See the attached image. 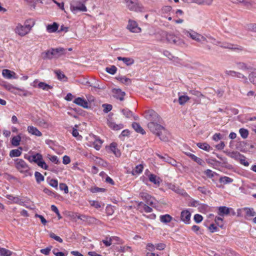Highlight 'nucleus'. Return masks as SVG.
Returning <instances> with one entry per match:
<instances>
[{
	"instance_id": "obj_1",
	"label": "nucleus",
	"mask_w": 256,
	"mask_h": 256,
	"mask_svg": "<svg viewBox=\"0 0 256 256\" xmlns=\"http://www.w3.org/2000/svg\"><path fill=\"white\" fill-rule=\"evenodd\" d=\"M158 122H150L148 124V127L150 130L156 134L160 140L166 142L168 139V132L162 126L158 124Z\"/></svg>"
},
{
	"instance_id": "obj_2",
	"label": "nucleus",
	"mask_w": 256,
	"mask_h": 256,
	"mask_svg": "<svg viewBox=\"0 0 256 256\" xmlns=\"http://www.w3.org/2000/svg\"><path fill=\"white\" fill-rule=\"evenodd\" d=\"M14 166L16 169L25 176H30V168L26 162L22 159L16 158L14 160Z\"/></svg>"
},
{
	"instance_id": "obj_3",
	"label": "nucleus",
	"mask_w": 256,
	"mask_h": 256,
	"mask_svg": "<svg viewBox=\"0 0 256 256\" xmlns=\"http://www.w3.org/2000/svg\"><path fill=\"white\" fill-rule=\"evenodd\" d=\"M183 33L186 36L200 44L208 42L206 37L192 30H185L183 31Z\"/></svg>"
},
{
	"instance_id": "obj_4",
	"label": "nucleus",
	"mask_w": 256,
	"mask_h": 256,
	"mask_svg": "<svg viewBox=\"0 0 256 256\" xmlns=\"http://www.w3.org/2000/svg\"><path fill=\"white\" fill-rule=\"evenodd\" d=\"M70 10L72 12L76 14L78 12H86L87 11V8L84 3L80 1L74 0L70 4Z\"/></svg>"
},
{
	"instance_id": "obj_5",
	"label": "nucleus",
	"mask_w": 256,
	"mask_h": 256,
	"mask_svg": "<svg viewBox=\"0 0 256 256\" xmlns=\"http://www.w3.org/2000/svg\"><path fill=\"white\" fill-rule=\"evenodd\" d=\"M90 140L91 141H88V146H94L96 150H99L102 147V140H101L98 137L95 136H90L87 140Z\"/></svg>"
},
{
	"instance_id": "obj_6",
	"label": "nucleus",
	"mask_w": 256,
	"mask_h": 256,
	"mask_svg": "<svg viewBox=\"0 0 256 256\" xmlns=\"http://www.w3.org/2000/svg\"><path fill=\"white\" fill-rule=\"evenodd\" d=\"M127 8L131 11L138 12L142 10V7L138 0H124Z\"/></svg>"
},
{
	"instance_id": "obj_7",
	"label": "nucleus",
	"mask_w": 256,
	"mask_h": 256,
	"mask_svg": "<svg viewBox=\"0 0 256 256\" xmlns=\"http://www.w3.org/2000/svg\"><path fill=\"white\" fill-rule=\"evenodd\" d=\"M144 116L150 122H160V119L158 114L152 110H146L144 112Z\"/></svg>"
},
{
	"instance_id": "obj_8",
	"label": "nucleus",
	"mask_w": 256,
	"mask_h": 256,
	"mask_svg": "<svg viewBox=\"0 0 256 256\" xmlns=\"http://www.w3.org/2000/svg\"><path fill=\"white\" fill-rule=\"evenodd\" d=\"M218 214L220 216H224L228 215L235 216L236 212L232 208L222 206L218 208Z\"/></svg>"
},
{
	"instance_id": "obj_9",
	"label": "nucleus",
	"mask_w": 256,
	"mask_h": 256,
	"mask_svg": "<svg viewBox=\"0 0 256 256\" xmlns=\"http://www.w3.org/2000/svg\"><path fill=\"white\" fill-rule=\"evenodd\" d=\"M126 28L134 33H140L142 32V28L138 26L137 22L132 20H128Z\"/></svg>"
},
{
	"instance_id": "obj_10",
	"label": "nucleus",
	"mask_w": 256,
	"mask_h": 256,
	"mask_svg": "<svg viewBox=\"0 0 256 256\" xmlns=\"http://www.w3.org/2000/svg\"><path fill=\"white\" fill-rule=\"evenodd\" d=\"M220 46L224 48L230 49L232 50L238 52L244 50V48L242 46L229 42H223L222 45H220Z\"/></svg>"
},
{
	"instance_id": "obj_11",
	"label": "nucleus",
	"mask_w": 256,
	"mask_h": 256,
	"mask_svg": "<svg viewBox=\"0 0 256 256\" xmlns=\"http://www.w3.org/2000/svg\"><path fill=\"white\" fill-rule=\"evenodd\" d=\"M32 86L34 88H39L42 89L46 91L53 88L52 86L49 85L44 82H38V80H35L32 84Z\"/></svg>"
},
{
	"instance_id": "obj_12",
	"label": "nucleus",
	"mask_w": 256,
	"mask_h": 256,
	"mask_svg": "<svg viewBox=\"0 0 256 256\" xmlns=\"http://www.w3.org/2000/svg\"><path fill=\"white\" fill-rule=\"evenodd\" d=\"M225 74H226V75L228 76H231L232 77H236L239 78L243 79L245 83H246L248 82L247 78L246 76H244L243 74L239 72L231 70H226L225 71Z\"/></svg>"
},
{
	"instance_id": "obj_13",
	"label": "nucleus",
	"mask_w": 256,
	"mask_h": 256,
	"mask_svg": "<svg viewBox=\"0 0 256 256\" xmlns=\"http://www.w3.org/2000/svg\"><path fill=\"white\" fill-rule=\"evenodd\" d=\"M15 32L18 35L23 36L28 34L30 32L24 26L18 24L15 28Z\"/></svg>"
},
{
	"instance_id": "obj_14",
	"label": "nucleus",
	"mask_w": 256,
	"mask_h": 256,
	"mask_svg": "<svg viewBox=\"0 0 256 256\" xmlns=\"http://www.w3.org/2000/svg\"><path fill=\"white\" fill-rule=\"evenodd\" d=\"M191 214L189 210H182L180 214L181 220L186 224H189L190 221Z\"/></svg>"
},
{
	"instance_id": "obj_15",
	"label": "nucleus",
	"mask_w": 256,
	"mask_h": 256,
	"mask_svg": "<svg viewBox=\"0 0 256 256\" xmlns=\"http://www.w3.org/2000/svg\"><path fill=\"white\" fill-rule=\"evenodd\" d=\"M74 103L85 108L89 107L88 101L84 98L78 97L75 98Z\"/></svg>"
},
{
	"instance_id": "obj_16",
	"label": "nucleus",
	"mask_w": 256,
	"mask_h": 256,
	"mask_svg": "<svg viewBox=\"0 0 256 256\" xmlns=\"http://www.w3.org/2000/svg\"><path fill=\"white\" fill-rule=\"evenodd\" d=\"M166 38L167 40L170 43L174 44L176 45H179L181 43V40L179 38L173 34H166Z\"/></svg>"
},
{
	"instance_id": "obj_17",
	"label": "nucleus",
	"mask_w": 256,
	"mask_h": 256,
	"mask_svg": "<svg viewBox=\"0 0 256 256\" xmlns=\"http://www.w3.org/2000/svg\"><path fill=\"white\" fill-rule=\"evenodd\" d=\"M27 131L30 134L36 136H42V133L36 128L32 126H28L27 128Z\"/></svg>"
},
{
	"instance_id": "obj_18",
	"label": "nucleus",
	"mask_w": 256,
	"mask_h": 256,
	"mask_svg": "<svg viewBox=\"0 0 256 256\" xmlns=\"http://www.w3.org/2000/svg\"><path fill=\"white\" fill-rule=\"evenodd\" d=\"M25 158H27L30 162H34L36 164L38 163V162L42 160L43 158L42 155L39 153H36L32 156H28V158L25 157Z\"/></svg>"
},
{
	"instance_id": "obj_19",
	"label": "nucleus",
	"mask_w": 256,
	"mask_h": 256,
	"mask_svg": "<svg viewBox=\"0 0 256 256\" xmlns=\"http://www.w3.org/2000/svg\"><path fill=\"white\" fill-rule=\"evenodd\" d=\"M157 156L162 160L164 161L168 162V164L173 166H176V162L174 159L168 156H162L160 154H156Z\"/></svg>"
},
{
	"instance_id": "obj_20",
	"label": "nucleus",
	"mask_w": 256,
	"mask_h": 256,
	"mask_svg": "<svg viewBox=\"0 0 256 256\" xmlns=\"http://www.w3.org/2000/svg\"><path fill=\"white\" fill-rule=\"evenodd\" d=\"M2 74L5 78L10 79L12 78H16L14 76L16 73L14 72H12L9 70L4 69L2 72Z\"/></svg>"
},
{
	"instance_id": "obj_21",
	"label": "nucleus",
	"mask_w": 256,
	"mask_h": 256,
	"mask_svg": "<svg viewBox=\"0 0 256 256\" xmlns=\"http://www.w3.org/2000/svg\"><path fill=\"white\" fill-rule=\"evenodd\" d=\"M108 125L110 128L116 130H121L124 128L123 124H116L115 122L111 120L108 121Z\"/></svg>"
},
{
	"instance_id": "obj_22",
	"label": "nucleus",
	"mask_w": 256,
	"mask_h": 256,
	"mask_svg": "<svg viewBox=\"0 0 256 256\" xmlns=\"http://www.w3.org/2000/svg\"><path fill=\"white\" fill-rule=\"evenodd\" d=\"M110 151L117 157L120 156V152L117 148V144L116 142H112L110 146Z\"/></svg>"
},
{
	"instance_id": "obj_23",
	"label": "nucleus",
	"mask_w": 256,
	"mask_h": 256,
	"mask_svg": "<svg viewBox=\"0 0 256 256\" xmlns=\"http://www.w3.org/2000/svg\"><path fill=\"white\" fill-rule=\"evenodd\" d=\"M148 178L150 182L158 186H160L161 180L159 177H158L154 174H150L148 176Z\"/></svg>"
},
{
	"instance_id": "obj_24",
	"label": "nucleus",
	"mask_w": 256,
	"mask_h": 256,
	"mask_svg": "<svg viewBox=\"0 0 256 256\" xmlns=\"http://www.w3.org/2000/svg\"><path fill=\"white\" fill-rule=\"evenodd\" d=\"M54 51L56 52V58H58L63 55L66 54L67 52V49L59 47L54 48Z\"/></svg>"
},
{
	"instance_id": "obj_25",
	"label": "nucleus",
	"mask_w": 256,
	"mask_h": 256,
	"mask_svg": "<svg viewBox=\"0 0 256 256\" xmlns=\"http://www.w3.org/2000/svg\"><path fill=\"white\" fill-rule=\"evenodd\" d=\"M58 28V25L56 22H54L52 24H48L46 26V30L50 33L56 32Z\"/></svg>"
},
{
	"instance_id": "obj_26",
	"label": "nucleus",
	"mask_w": 256,
	"mask_h": 256,
	"mask_svg": "<svg viewBox=\"0 0 256 256\" xmlns=\"http://www.w3.org/2000/svg\"><path fill=\"white\" fill-rule=\"evenodd\" d=\"M118 60H122L126 66H130L134 63V60L130 58L118 57Z\"/></svg>"
},
{
	"instance_id": "obj_27",
	"label": "nucleus",
	"mask_w": 256,
	"mask_h": 256,
	"mask_svg": "<svg viewBox=\"0 0 256 256\" xmlns=\"http://www.w3.org/2000/svg\"><path fill=\"white\" fill-rule=\"evenodd\" d=\"M22 148L20 147L18 149L12 150L10 151V156L11 158L18 157L22 154Z\"/></svg>"
},
{
	"instance_id": "obj_28",
	"label": "nucleus",
	"mask_w": 256,
	"mask_h": 256,
	"mask_svg": "<svg viewBox=\"0 0 256 256\" xmlns=\"http://www.w3.org/2000/svg\"><path fill=\"white\" fill-rule=\"evenodd\" d=\"M236 66L238 70H246L251 69V68L248 66L246 64L243 62H238L236 63Z\"/></svg>"
},
{
	"instance_id": "obj_29",
	"label": "nucleus",
	"mask_w": 256,
	"mask_h": 256,
	"mask_svg": "<svg viewBox=\"0 0 256 256\" xmlns=\"http://www.w3.org/2000/svg\"><path fill=\"white\" fill-rule=\"evenodd\" d=\"M35 22L34 19H28L24 22V26L28 30L29 32L31 30L32 28L34 25Z\"/></svg>"
},
{
	"instance_id": "obj_30",
	"label": "nucleus",
	"mask_w": 256,
	"mask_h": 256,
	"mask_svg": "<svg viewBox=\"0 0 256 256\" xmlns=\"http://www.w3.org/2000/svg\"><path fill=\"white\" fill-rule=\"evenodd\" d=\"M196 146L200 149L209 152L210 150V146L206 142H198Z\"/></svg>"
},
{
	"instance_id": "obj_31",
	"label": "nucleus",
	"mask_w": 256,
	"mask_h": 256,
	"mask_svg": "<svg viewBox=\"0 0 256 256\" xmlns=\"http://www.w3.org/2000/svg\"><path fill=\"white\" fill-rule=\"evenodd\" d=\"M242 210L245 212L246 216L251 217L254 216L256 214L254 208H244Z\"/></svg>"
},
{
	"instance_id": "obj_32",
	"label": "nucleus",
	"mask_w": 256,
	"mask_h": 256,
	"mask_svg": "<svg viewBox=\"0 0 256 256\" xmlns=\"http://www.w3.org/2000/svg\"><path fill=\"white\" fill-rule=\"evenodd\" d=\"M54 73L56 74L57 78L58 80H64L66 81V77L64 75V74L60 70H55L54 71Z\"/></svg>"
},
{
	"instance_id": "obj_33",
	"label": "nucleus",
	"mask_w": 256,
	"mask_h": 256,
	"mask_svg": "<svg viewBox=\"0 0 256 256\" xmlns=\"http://www.w3.org/2000/svg\"><path fill=\"white\" fill-rule=\"evenodd\" d=\"M20 140L21 137L20 135L14 136L11 140L12 144L14 146H17L20 145Z\"/></svg>"
},
{
	"instance_id": "obj_34",
	"label": "nucleus",
	"mask_w": 256,
	"mask_h": 256,
	"mask_svg": "<svg viewBox=\"0 0 256 256\" xmlns=\"http://www.w3.org/2000/svg\"><path fill=\"white\" fill-rule=\"evenodd\" d=\"M132 126L134 129L138 132L142 134L146 133L145 131L138 123L134 122L132 124Z\"/></svg>"
},
{
	"instance_id": "obj_35",
	"label": "nucleus",
	"mask_w": 256,
	"mask_h": 256,
	"mask_svg": "<svg viewBox=\"0 0 256 256\" xmlns=\"http://www.w3.org/2000/svg\"><path fill=\"white\" fill-rule=\"evenodd\" d=\"M172 217L168 214L162 215L160 216V220L163 223L166 224L170 222L172 220Z\"/></svg>"
},
{
	"instance_id": "obj_36",
	"label": "nucleus",
	"mask_w": 256,
	"mask_h": 256,
	"mask_svg": "<svg viewBox=\"0 0 256 256\" xmlns=\"http://www.w3.org/2000/svg\"><path fill=\"white\" fill-rule=\"evenodd\" d=\"M114 92L117 98L119 99L120 100H124V97L125 95L124 92H122L120 89H116L114 90Z\"/></svg>"
},
{
	"instance_id": "obj_37",
	"label": "nucleus",
	"mask_w": 256,
	"mask_h": 256,
	"mask_svg": "<svg viewBox=\"0 0 256 256\" xmlns=\"http://www.w3.org/2000/svg\"><path fill=\"white\" fill-rule=\"evenodd\" d=\"M144 169V166L142 164H138L136 166L132 171L133 175L138 174L142 172Z\"/></svg>"
},
{
	"instance_id": "obj_38",
	"label": "nucleus",
	"mask_w": 256,
	"mask_h": 256,
	"mask_svg": "<svg viewBox=\"0 0 256 256\" xmlns=\"http://www.w3.org/2000/svg\"><path fill=\"white\" fill-rule=\"evenodd\" d=\"M190 99V98L186 95L180 96L178 98V103L180 105L184 104Z\"/></svg>"
},
{
	"instance_id": "obj_39",
	"label": "nucleus",
	"mask_w": 256,
	"mask_h": 256,
	"mask_svg": "<svg viewBox=\"0 0 256 256\" xmlns=\"http://www.w3.org/2000/svg\"><path fill=\"white\" fill-rule=\"evenodd\" d=\"M6 197L9 200H12L16 204H20L21 202H22L21 200L17 196H14L10 194H7Z\"/></svg>"
},
{
	"instance_id": "obj_40",
	"label": "nucleus",
	"mask_w": 256,
	"mask_h": 256,
	"mask_svg": "<svg viewBox=\"0 0 256 256\" xmlns=\"http://www.w3.org/2000/svg\"><path fill=\"white\" fill-rule=\"evenodd\" d=\"M12 252L5 248H0V254L2 256H11Z\"/></svg>"
},
{
	"instance_id": "obj_41",
	"label": "nucleus",
	"mask_w": 256,
	"mask_h": 256,
	"mask_svg": "<svg viewBox=\"0 0 256 256\" xmlns=\"http://www.w3.org/2000/svg\"><path fill=\"white\" fill-rule=\"evenodd\" d=\"M116 238H118V237H106L105 240H102V242L106 246H109L112 244V240Z\"/></svg>"
},
{
	"instance_id": "obj_42",
	"label": "nucleus",
	"mask_w": 256,
	"mask_h": 256,
	"mask_svg": "<svg viewBox=\"0 0 256 256\" xmlns=\"http://www.w3.org/2000/svg\"><path fill=\"white\" fill-rule=\"evenodd\" d=\"M233 182V180L228 176H224L220 178V182L224 184H228Z\"/></svg>"
},
{
	"instance_id": "obj_43",
	"label": "nucleus",
	"mask_w": 256,
	"mask_h": 256,
	"mask_svg": "<svg viewBox=\"0 0 256 256\" xmlns=\"http://www.w3.org/2000/svg\"><path fill=\"white\" fill-rule=\"evenodd\" d=\"M90 204L92 206L97 209L100 208L102 206H104V204H102L101 202L96 200H90Z\"/></svg>"
},
{
	"instance_id": "obj_44",
	"label": "nucleus",
	"mask_w": 256,
	"mask_h": 256,
	"mask_svg": "<svg viewBox=\"0 0 256 256\" xmlns=\"http://www.w3.org/2000/svg\"><path fill=\"white\" fill-rule=\"evenodd\" d=\"M239 132L242 138L244 139L247 138L249 134L248 130L244 128H240Z\"/></svg>"
},
{
	"instance_id": "obj_45",
	"label": "nucleus",
	"mask_w": 256,
	"mask_h": 256,
	"mask_svg": "<svg viewBox=\"0 0 256 256\" xmlns=\"http://www.w3.org/2000/svg\"><path fill=\"white\" fill-rule=\"evenodd\" d=\"M118 79L122 83L126 85L130 84L132 82V80L130 78H126V76L119 77Z\"/></svg>"
},
{
	"instance_id": "obj_46",
	"label": "nucleus",
	"mask_w": 256,
	"mask_h": 256,
	"mask_svg": "<svg viewBox=\"0 0 256 256\" xmlns=\"http://www.w3.org/2000/svg\"><path fill=\"white\" fill-rule=\"evenodd\" d=\"M34 176L36 182L38 184L44 180V176L38 172H35Z\"/></svg>"
},
{
	"instance_id": "obj_47",
	"label": "nucleus",
	"mask_w": 256,
	"mask_h": 256,
	"mask_svg": "<svg viewBox=\"0 0 256 256\" xmlns=\"http://www.w3.org/2000/svg\"><path fill=\"white\" fill-rule=\"evenodd\" d=\"M191 159L200 166H203L204 164V161L202 158L197 157L194 154L193 156H191Z\"/></svg>"
},
{
	"instance_id": "obj_48",
	"label": "nucleus",
	"mask_w": 256,
	"mask_h": 256,
	"mask_svg": "<svg viewBox=\"0 0 256 256\" xmlns=\"http://www.w3.org/2000/svg\"><path fill=\"white\" fill-rule=\"evenodd\" d=\"M116 70L117 68L114 66H112L106 68V72L112 74H114L116 72Z\"/></svg>"
},
{
	"instance_id": "obj_49",
	"label": "nucleus",
	"mask_w": 256,
	"mask_h": 256,
	"mask_svg": "<svg viewBox=\"0 0 256 256\" xmlns=\"http://www.w3.org/2000/svg\"><path fill=\"white\" fill-rule=\"evenodd\" d=\"M42 56L43 59H52V56H51L50 50H48L42 54Z\"/></svg>"
},
{
	"instance_id": "obj_50",
	"label": "nucleus",
	"mask_w": 256,
	"mask_h": 256,
	"mask_svg": "<svg viewBox=\"0 0 256 256\" xmlns=\"http://www.w3.org/2000/svg\"><path fill=\"white\" fill-rule=\"evenodd\" d=\"M248 78L252 83L254 85H256V74L255 73H250L248 76Z\"/></svg>"
},
{
	"instance_id": "obj_51",
	"label": "nucleus",
	"mask_w": 256,
	"mask_h": 256,
	"mask_svg": "<svg viewBox=\"0 0 256 256\" xmlns=\"http://www.w3.org/2000/svg\"><path fill=\"white\" fill-rule=\"evenodd\" d=\"M214 221L218 226H220V228L223 226V218L222 217L216 216L214 218Z\"/></svg>"
},
{
	"instance_id": "obj_52",
	"label": "nucleus",
	"mask_w": 256,
	"mask_h": 256,
	"mask_svg": "<svg viewBox=\"0 0 256 256\" xmlns=\"http://www.w3.org/2000/svg\"><path fill=\"white\" fill-rule=\"evenodd\" d=\"M49 236L50 238L54 239V240L58 242H62L63 240L60 236H56L54 233L51 232L50 233Z\"/></svg>"
},
{
	"instance_id": "obj_53",
	"label": "nucleus",
	"mask_w": 256,
	"mask_h": 256,
	"mask_svg": "<svg viewBox=\"0 0 256 256\" xmlns=\"http://www.w3.org/2000/svg\"><path fill=\"white\" fill-rule=\"evenodd\" d=\"M60 189L61 190H64L65 194H68V186L64 183H60Z\"/></svg>"
},
{
	"instance_id": "obj_54",
	"label": "nucleus",
	"mask_w": 256,
	"mask_h": 256,
	"mask_svg": "<svg viewBox=\"0 0 256 256\" xmlns=\"http://www.w3.org/2000/svg\"><path fill=\"white\" fill-rule=\"evenodd\" d=\"M140 196L141 198L145 200L146 202V203L148 201V200L149 198H150V196L145 192H142L140 193Z\"/></svg>"
},
{
	"instance_id": "obj_55",
	"label": "nucleus",
	"mask_w": 256,
	"mask_h": 256,
	"mask_svg": "<svg viewBox=\"0 0 256 256\" xmlns=\"http://www.w3.org/2000/svg\"><path fill=\"white\" fill-rule=\"evenodd\" d=\"M72 134L78 140H80L82 138V136L79 134L78 130L75 128H74L72 130Z\"/></svg>"
},
{
	"instance_id": "obj_56",
	"label": "nucleus",
	"mask_w": 256,
	"mask_h": 256,
	"mask_svg": "<svg viewBox=\"0 0 256 256\" xmlns=\"http://www.w3.org/2000/svg\"><path fill=\"white\" fill-rule=\"evenodd\" d=\"M52 248V246H50L46 248L41 249L40 250V252L44 255L48 256L50 254Z\"/></svg>"
},
{
	"instance_id": "obj_57",
	"label": "nucleus",
	"mask_w": 256,
	"mask_h": 256,
	"mask_svg": "<svg viewBox=\"0 0 256 256\" xmlns=\"http://www.w3.org/2000/svg\"><path fill=\"white\" fill-rule=\"evenodd\" d=\"M36 164L38 166L40 167L43 169L48 170V166L43 160V158L42 159V160H40V162H38V163H37Z\"/></svg>"
},
{
	"instance_id": "obj_58",
	"label": "nucleus",
	"mask_w": 256,
	"mask_h": 256,
	"mask_svg": "<svg viewBox=\"0 0 256 256\" xmlns=\"http://www.w3.org/2000/svg\"><path fill=\"white\" fill-rule=\"evenodd\" d=\"M52 253L56 256H66L67 254H65L63 252H58V248H54L52 250Z\"/></svg>"
},
{
	"instance_id": "obj_59",
	"label": "nucleus",
	"mask_w": 256,
	"mask_h": 256,
	"mask_svg": "<svg viewBox=\"0 0 256 256\" xmlns=\"http://www.w3.org/2000/svg\"><path fill=\"white\" fill-rule=\"evenodd\" d=\"M49 184L56 188H58V181L56 179H50L48 182Z\"/></svg>"
},
{
	"instance_id": "obj_60",
	"label": "nucleus",
	"mask_w": 256,
	"mask_h": 256,
	"mask_svg": "<svg viewBox=\"0 0 256 256\" xmlns=\"http://www.w3.org/2000/svg\"><path fill=\"white\" fill-rule=\"evenodd\" d=\"M189 92L190 94L196 96L199 98L204 97V96L200 92L196 90H190L189 91Z\"/></svg>"
},
{
	"instance_id": "obj_61",
	"label": "nucleus",
	"mask_w": 256,
	"mask_h": 256,
	"mask_svg": "<svg viewBox=\"0 0 256 256\" xmlns=\"http://www.w3.org/2000/svg\"><path fill=\"white\" fill-rule=\"evenodd\" d=\"M122 112L126 118H130L132 116V112L128 109H123Z\"/></svg>"
},
{
	"instance_id": "obj_62",
	"label": "nucleus",
	"mask_w": 256,
	"mask_h": 256,
	"mask_svg": "<svg viewBox=\"0 0 256 256\" xmlns=\"http://www.w3.org/2000/svg\"><path fill=\"white\" fill-rule=\"evenodd\" d=\"M146 248L149 252H153L156 248V245H154L152 243H148L146 245Z\"/></svg>"
},
{
	"instance_id": "obj_63",
	"label": "nucleus",
	"mask_w": 256,
	"mask_h": 256,
	"mask_svg": "<svg viewBox=\"0 0 256 256\" xmlns=\"http://www.w3.org/2000/svg\"><path fill=\"white\" fill-rule=\"evenodd\" d=\"M194 220L196 223H200L202 220L203 217L200 214H196L194 216Z\"/></svg>"
},
{
	"instance_id": "obj_64",
	"label": "nucleus",
	"mask_w": 256,
	"mask_h": 256,
	"mask_svg": "<svg viewBox=\"0 0 256 256\" xmlns=\"http://www.w3.org/2000/svg\"><path fill=\"white\" fill-rule=\"evenodd\" d=\"M102 107L104 108V112L106 113H108L112 109V106L109 104H103Z\"/></svg>"
}]
</instances>
